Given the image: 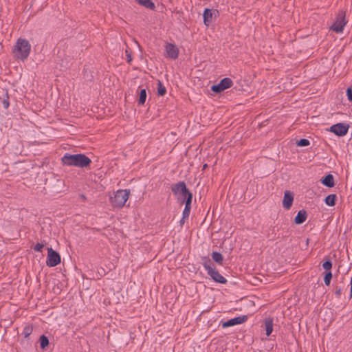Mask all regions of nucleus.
<instances>
[{"label": "nucleus", "mask_w": 352, "mask_h": 352, "mask_svg": "<svg viewBox=\"0 0 352 352\" xmlns=\"http://www.w3.org/2000/svg\"><path fill=\"white\" fill-rule=\"evenodd\" d=\"M130 194L129 190H118L113 198H111V203L116 207H122L128 200Z\"/></svg>", "instance_id": "4"}, {"label": "nucleus", "mask_w": 352, "mask_h": 352, "mask_svg": "<svg viewBox=\"0 0 352 352\" xmlns=\"http://www.w3.org/2000/svg\"><path fill=\"white\" fill-rule=\"evenodd\" d=\"M233 85L232 80L230 78H223L217 85L211 87V90L215 93H220L226 89L231 87Z\"/></svg>", "instance_id": "8"}, {"label": "nucleus", "mask_w": 352, "mask_h": 352, "mask_svg": "<svg viewBox=\"0 0 352 352\" xmlns=\"http://www.w3.org/2000/svg\"><path fill=\"white\" fill-rule=\"evenodd\" d=\"M336 195L335 194L329 195L324 199L327 206H333L336 204Z\"/></svg>", "instance_id": "17"}, {"label": "nucleus", "mask_w": 352, "mask_h": 352, "mask_svg": "<svg viewBox=\"0 0 352 352\" xmlns=\"http://www.w3.org/2000/svg\"><path fill=\"white\" fill-rule=\"evenodd\" d=\"M136 1L144 7L153 10L155 8L154 3L151 0H136Z\"/></svg>", "instance_id": "18"}, {"label": "nucleus", "mask_w": 352, "mask_h": 352, "mask_svg": "<svg viewBox=\"0 0 352 352\" xmlns=\"http://www.w3.org/2000/svg\"><path fill=\"white\" fill-rule=\"evenodd\" d=\"M31 51V45L25 38H19L12 47V54L16 59L25 61Z\"/></svg>", "instance_id": "1"}, {"label": "nucleus", "mask_w": 352, "mask_h": 352, "mask_svg": "<svg viewBox=\"0 0 352 352\" xmlns=\"http://www.w3.org/2000/svg\"><path fill=\"white\" fill-rule=\"evenodd\" d=\"M146 99V91L145 89H142L140 90L139 99H138V104L143 105L145 103Z\"/></svg>", "instance_id": "20"}, {"label": "nucleus", "mask_w": 352, "mask_h": 352, "mask_svg": "<svg viewBox=\"0 0 352 352\" xmlns=\"http://www.w3.org/2000/svg\"><path fill=\"white\" fill-rule=\"evenodd\" d=\"M203 265L205 268V270L207 271L208 275L210 276V277L216 282L219 283L225 284L227 282V280L226 278H224L222 275H221L219 272L212 267V263L211 261L204 257L203 258Z\"/></svg>", "instance_id": "3"}, {"label": "nucleus", "mask_w": 352, "mask_h": 352, "mask_svg": "<svg viewBox=\"0 0 352 352\" xmlns=\"http://www.w3.org/2000/svg\"><path fill=\"white\" fill-rule=\"evenodd\" d=\"M190 210H191V208L185 206V208L183 210V213H182L183 219H188L189 217Z\"/></svg>", "instance_id": "28"}, {"label": "nucleus", "mask_w": 352, "mask_h": 352, "mask_svg": "<svg viewBox=\"0 0 352 352\" xmlns=\"http://www.w3.org/2000/svg\"><path fill=\"white\" fill-rule=\"evenodd\" d=\"M166 56L171 59H176L179 55V49L173 43H167L165 46Z\"/></svg>", "instance_id": "10"}, {"label": "nucleus", "mask_w": 352, "mask_h": 352, "mask_svg": "<svg viewBox=\"0 0 352 352\" xmlns=\"http://www.w3.org/2000/svg\"><path fill=\"white\" fill-rule=\"evenodd\" d=\"M212 259L219 265H222L223 257L221 254L217 252H213L212 254Z\"/></svg>", "instance_id": "19"}, {"label": "nucleus", "mask_w": 352, "mask_h": 352, "mask_svg": "<svg viewBox=\"0 0 352 352\" xmlns=\"http://www.w3.org/2000/svg\"><path fill=\"white\" fill-rule=\"evenodd\" d=\"M125 54H126V61L129 63H131V62L132 61V56H131V54L130 52L126 50L125 51Z\"/></svg>", "instance_id": "31"}, {"label": "nucleus", "mask_w": 352, "mask_h": 352, "mask_svg": "<svg viewBox=\"0 0 352 352\" xmlns=\"http://www.w3.org/2000/svg\"><path fill=\"white\" fill-rule=\"evenodd\" d=\"M341 293H342V288L336 287V289H335V295L336 296V297L340 298Z\"/></svg>", "instance_id": "32"}, {"label": "nucleus", "mask_w": 352, "mask_h": 352, "mask_svg": "<svg viewBox=\"0 0 352 352\" xmlns=\"http://www.w3.org/2000/svg\"><path fill=\"white\" fill-rule=\"evenodd\" d=\"M171 190L173 194L176 195L177 198L182 201V203L184 202L187 194L190 193V192L186 188L184 182H179L177 184H175L172 186Z\"/></svg>", "instance_id": "5"}, {"label": "nucleus", "mask_w": 352, "mask_h": 352, "mask_svg": "<svg viewBox=\"0 0 352 352\" xmlns=\"http://www.w3.org/2000/svg\"><path fill=\"white\" fill-rule=\"evenodd\" d=\"M217 13V10H212L210 9L206 8L203 14L204 24L208 26L212 22L213 16H216Z\"/></svg>", "instance_id": "13"}, {"label": "nucleus", "mask_w": 352, "mask_h": 352, "mask_svg": "<svg viewBox=\"0 0 352 352\" xmlns=\"http://www.w3.org/2000/svg\"><path fill=\"white\" fill-rule=\"evenodd\" d=\"M62 162L66 166L86 168L90 165L91 160L84 154H65L62 157Z\"/></svg>", "instance_id": "2"}, {"label": "nucleus", "mask_w": 352, "mask_h": 352, "mask_svg": "<svg viewBox=\"0 0 352 352\" xmlns=\"http://www.w3.org/2000/svg\"><path fill=\"white\" fill-rule=\"evenodd\" d=\"M346 96H347V98L349 101L352 102V89L351 88H348L346 89Z\"/></svg>", "instance_id": "30"}, {"label": "nucleus", "mask_w": 352, "mask_h": 352, "mask_svg": "<svg viewBox=\"0 0 352 352\" xmlns=\"http://www.w3.org/2000/svg\"><path fill=\"white\" fill-rule=\"evenodd\" d=\"M266 335L269 336L273 331V320L272 318H265L263 322Z\"/></svg>", "instance_id": "15"}, {"label": "nucleus", "mask_w": 352, "mask_h": 352, "mask_svg": "<svg viewBox=\"0 0 352 352\" xmlns=\"http://www.w3.org/2000/svg\"><path fill=\"white\" fill-rule=\"evenodd\" d=\"M192 199V192L187 194L185 199V206H188L189 208H191V203Z\"/></svg>", "instance_id": "23"}, {"label": "nucleus", "mask_w": 352, "mask_h": 352, "mask_svg": "<svg viewBox=\"0 0 352 352\" xmlns=\"http://www.w3.org/2000/svg\"><path fill=\"white\" fill-rule=\"evenodd\" d=\"M347 21L345 19V12H341L337 16L335 22L331 27V29L336 33H341L343 32L344 28Z\"/></svg>", "instance_id": "6"}, {"label": "nucleus", "mask_w": 352, "mask_h": 352, "mask_svg": "<svg viewBox=\"0 0 352 352\" xmlns=\"http://www.w3.org/2000/svg\"><path fill=\"white\" fill-rule=\"evenodd\" d=\"M310 142L307 139H300L299 141L297 142V145L298 146H307L309 145Z\"/></svg>", "instance_id": "27"}, {"label": "nucleus", "mask_w": 352, "mask_h": 352, "mask_svg": "<svg viewBox=\"0 0 352 352\" xmlns=\"http://www.w3.org/2000/svg\"><path fill=\"white\" fill-rule=\"evenodd\" d=\"M185 219H183V217L182 218V219L179 221L180 226H182L184 224Z\"/></svg>", "instance_id": "35"}, {"label": "nucleus", "mask_w": 352, "mask_h": 352, "mask_svg": "<svg viewBox=\"0 0 352 352\" xmlns=\"http://www.w3.org/2000/svg\"><path fill=\"white\" fill-rule=\"evenodd\" d=\"M332 278V273L331 271L326 273L324 277V282L326 285H329L331 280Z\"/></svg>", "instance_id": "24"}, {"label": "nucleus", "mask_w": 352, "mask_h": 352, "mask_svg": "<svg viewBox=\"0 0 352 352\" xmlns=\"http://www.w3.org/2000/svg\"><path fill=\"white\" fill-rule=\"evenodd\" d=\"M349 130V126L344 123L333 124L330 128V131L338 136L345 135Z\"/></svg>", "instance_id": "9"}, {"label": "nucleus", "mask_w": 352, "mask_h": 352, "mask_svg": "<svg viewBox=\"0 0 352 352\" xmlns=\"http://www.w3.org/2000/svg\"><path fill=\"white\" fill-rule=\"evenodd\" d=\"M46 264L49 267H55L60 263V256L52 248H47Z\"/></svg>", "instance_id": "7"}, {"label": "nucleus", "mask_w": 352, "mask_h": 352, "mask_svg": "<svg viewBox=\"0 0 352 352\" xmlns=\"http://www.w3.org/2000/svg\"><path fill=\"white\" fill-rule=\"evenodd\" d=\"M350 285H351V289H350V297L351 298V297H352V278H351Z\"/></svg>", "instance_id": "34"}, {"label": "nucleus", "mask_w": 352, "mask_h": 352, "mask_svg": "<svg viewBox=\"0 0 352 352\" xmlns=\"http://www.w3.org/2000/svg\"><path fill=\"white\" fill-rule=\"evenodd\" d=\"M166 92L165 87L163 85L160 80L157 81V94L159 96H164Z\"/></svg>", "instance_id": "21"}, {"label": "nucleus", "mask_w": 352, "mask_h": 352, "mask_svg": "<svg viewBox=\"0 0 352 352\" xmlns=\"http://www.w3.org/2000/svg\"><path fill=\"white\" fill-rule=\"evenodd\" d=\"M322 267L324 270L329 272L332 267V263L331 261L328 260L323 263Z\"/></svg>", "instance_id": "26"}, {"label": "nucleus", "mask_w": 352, "mask_h": 352, "mask_svg": "<svg viewBox=\"0 0 352 352\" xmlns=\"http://www.w3.org/2000/svg\"><path fill=\"white\" fill-rule=\"evenodd\" d=\"M39 341H40V345H41V349H45L46 346H48L49 344V340L48 338L44 336V335H42L40 338H39Z\"/></svg>", "instance_id": "22"}, {"label": "nucleus", "mask_w": 352, "mask_h": 352, "mask_svg": "<svg viewBox=\"0 0 352 352\" xmlns=\"http://www.w3.org/2000/svg\"><path fill=\"white\" fill-rule=\"evenodd\" d=\"M293 201H294L293 193L289 190L285 191L283 200V207L286 210L290 209V208L292 206Z\"/></svg>", "instance_id": "12"}, {"label": "nucleus", "mask_w": 352, "mask_h": 352, "mask_svg": "<svg viewBox=\"0 0 352 352\" xmlns=\"http://www.w3.org/2000/svg\"><path fill=\"white\" fill-rule=\"evenodd\" d=\"M207 167V164H204L203 168H206Z\"/></svg>", "instance_id": "36"}, {"label": "nucleus", "mask_w": 352, "mask_h": 352, "mask_svg": "<svg viewBox=\"0 0 352 352\" xmlns=\"http://www.w3.org/2000/svg\"><path fill=\"white\" fill-rule=\"evenodd\" d=\"M31 333V329L30 327H25L23 331L25 338H27Z\"/></svg>", "instance_id": "33"}, {"label": "nucleus", "mask_w": 352, "mask_h": 352, "mask_svg": "<svg viewBox=\"0 0 352 352\" xmlns=\"http://www.w3.org/2000/svg\"><path fill=\"white\" fill-rule=\"evenodd\" d=\"M321 182L323 185L329 188L333 187L335 185L333 176L331 174H328L327 175H326L322 179Z\"/></svg>", "instance_id": "16"}, {"label": "nucleus", "mask_w": 352, "mask_h": 352, "mask_svg": "<svg viewBox=\"0 0 352 352\" xmlns=\"http://www.w3.org/2000/svg\"><path fill=\"white\" fill-rule=\"evenodd\" d=\"M248 319V317L246 316H238L234 318H232L222 324L223 328L229 327L231 326H234L236 324H242L244 322H245Z\"/></svg>", "instance_id": "11"}, {"label": "nucleus", "mask_w": 352, "mask_h": 352, "mask_svg": "<svg viewBox=\"0 0 352 352\" xmlns=\"http://www.w3.org/2000/svg\"><path fill=\"white\" fill-rule=\"evenodd\" d=\"M2 104H3V107L5 109H8L9 107L10 102H9V97H8V93L5 94L4 98L2 100Z\"/></svg>", "instance_id": "25"}, {"label": "nucleus", "mask_w": 352, "mask_h": 352, "mask_svg": "<svg viewBox=\"0 0 352 352\" xmlns=\"http://www.w3.org/2000/svg\"><path fill=\"white\" fill-rule=\"evenodd\" d=\"M44 245L45 244L43 243H37L34 247V250L35 252H41Z\"/></svg>", "instance_id": "29"}, {"label": "nucleus", "mask_w": 352, "mask_h": 352, "mask_svg": "<svg viewBox=\"0 0 352 352\" xmlns=\"http://www.w3.org/2000/svg\"><path fill=\"white\" fill-rule=\"evenodd\" d=\"M307 219V212L305 210H300L298 211L297 215L295 217L294 221L296 224H302Z\"/></svg>", "instance_id": "14"}]
</instances>
